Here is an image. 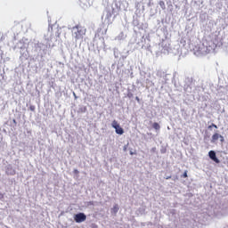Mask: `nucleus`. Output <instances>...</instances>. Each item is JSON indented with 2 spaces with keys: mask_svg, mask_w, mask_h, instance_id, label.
<instances>
[{
  "mask_svg": "<svg viewBox=\"0 0 228 228\" xmlns=\"http://www.w3.org/2000/svg\"><path fill=\"white\" fill-rule=\"evenodd\" d=\"M211 127H214L215 129H218V126H216L215 123H212L210 126H208V129H211Z\"/></svg>",
  "mask_w": 228,
  "mask_h": 228,
  "instance_id": "obj_9",
  "label": "nucleus"
},
{
  "mask_svg": "<svg viewBox=\"0 0 228 228\" xmlns=\"http://www.w3.org/2000/svg\"><path fill=\"white\" fill-rule=\"evenodd\" d=\"M219 140H220L221 143H224L225 142V139L224 138V136L222 134L219 135Z\"/></svg>",
  "mask_w": 228,
  "mask_h": 228,
  "instance_id": "obj_10",
  "label": "nucleus"
},
{
  "mask_svg": "<svg viewBox=\"0 0 228 228\" xmlns=\"http://www.w3.org/2000/svg\"><path fill=\"white\" fill-rule=\"evenodd\" d=\"M127 96L131 99V97H133V94H128Z\"/></svg>",
  "mask_w": 228,
  "mask_h": 228,
  "instance_id": "obj_16",
  "label": "nucleus"
},
{
  "mask_svg": "<svg viewBox=\"0 0 228 228\" xmlns=\"http://www.w3.org/2000/svg\"><path fill=\"white\" fill-rule=\"evenodd\" d=\"M208 156H209L210 159H212V161H215V163H220V159H218V158H216V152H215L214 151H210L208 152Z\"/></svg>",
  "mask_w": 228,
  "mask_h": 228,
  "instance_id": "obj_5",
  "label": "nucleus"
},
{
  "mask_svg": "<svg viewBox=\"0 0 228 228\" xmlns=\"http://www.w3.org/2000/svg\"><path fill=\"white\" fill-rule=\"evenodd\" d=\"M126 149H127V148L125 147V148H124V151H126Z\"/></svg>",
  "mask_w": 228,
  "mask_h": 228,
  "instance_id": "obj_19",
  "label": "nucleus"
},
{
  "mask_svg": "<svg viewBox=\"0 0 228 228\" xmlns=\"http://www.w3.org/2000/svg\"><path fill=\"white\" fill-rule=\"evenodd\" d=\"M130 154H131V156H133V154H134L133 151H130Z\"/></svg>",
  "mask_w": 228,
  "mask_h": 228,
  "instance_id": "obj_17",
  "label": "nucleus"
},
{
  "mask_svg": "<svg viewBox=\"0 0 228 228\" xmlns=\"http://www.w3.org/2000/svg\"><path fill=\"white\" fill-rule=\"evenodd\" d=\"M218 45H220V37L214 35L203 41L202 45H200L198 48V53L202 55L209 54V53L215 51Z\"/></svg>",
  "mask_w": 228,
  "mask_h": 228,
  "instance_id": "obj_1",
  "label": "nucleus"
},
{
  "mask_svg": "<svg viewBox=\"0 0 228 228\" xmlns=\"http://www.w3.org/2000/svg\"><path fill=\"white\" fill-rule=\"evenodd\" d=\"M73 95L76 97V93H73Z\"/></svg>",
  "mask_w": 228,
  "mask_h": 228,
  "instance_id": "obj_18",
  "label": "nucleus"
},
{
  "mask_svg": "<svg viewBox=\"0 0 228 228\" xmlns=\"http://www.w3.org/2000/svg\"><path fill=\"white\" fill-rule=\"evenodd\" d=\"M13 122H14V123L16 122L15 119H13Z\"/></svg>",
  "mask_w": 228,
  "mask_h": 228,
  "instance_id": "obj_22",
  "label": "nucleus"
},
{
  "mask_svg": "<svg viewBox=\"0 0 228 228\" xmlns=\"http://www.w3.org/2000/svg\"><path fill=\"white\" fill-rule=\"evenodd\" d=\"M152 127H153V129H155L156 131H159V129H161V126H159V123H153L152 124Z\"/></svg>",
  "mask_w": 228,
  "mask_h": 228,
  "instance_id": "obj_8",
  "label": "nucleus"
},
{
  "mask_svg": "<svg viewBox=\"0 0 228 228\" xmlns=\"http://www.w3.org/2000/svg\"><path fill=\"white\" fill-rule=\"evenodd\" d=\"M29 110L30 111H35L37 110V107H35V105H30Z\"/></svg>",
  "mask_w": 228,
  "mask_h": 228,
  "instance_id": "obj_11",
  "label": "nucleus"
},
{
  "mask_svg": "<svg viewBox=\"0 0 228 228\" xmlns=\"http://www.w3.org/2000/svg\"><path fill=\"white\" fill-rule=\"evenodd\" d=\"M74 220L77 224H82V222L86 221V215L85 213H78L74 216Z\"/></svg>",
  "mask_w": 228,
  "mask_h": 228,
  "instance_id": "obj_4",
  "label": "nucleus"
},
{
  "mask_svg": "<svg viewBox=\"0 0 228 228\" xmlns=\"http://www.w3.org/2000/svg\"><path fill=\"white\" fill-rule=\"evenodd\" d=\"M183 177L184 179H186V177H188V171H184L183 175Z\"/></svg>",
  "mask_w": 228,
  "mask_h": 228,
  "instance_id": "obj_12",
  "label": "nucleus"
},
{
  "mask_svg": "<svg viewBox=\"0 0 228 228\" xmlns=\"http://www.w3.org/2000/svg\"><path fill=\"white\" fill-rule=\"evenodd\" d=\"M111 213L114 215H117L118 213V205H114V207L111 208Z\"/></svg>",
  "mask_w": 228,
  "mask_h": 228,
  "instance_id": "obj_7",
  "label": "nucleus"
},
{
  "mask_svg": "<svg viewBox=\"0 0 228 228\" xmlns=\"http://www.w3.org/2000/svg\"><path fill=\"white\" fill-rule=\"evenodd\" d=\"M73 173L77 175V174H79V171L77 169H74Z\"/></svg>",
  "mask_w": 228,
  "mask_h": 228,
  "instance_id": "obj_14",
  "label": "nucleus"
},
{
  "mask_svg": "<svg viewBox=\"0 0 228 228\" xmlns=\"http://www.w3.org/2000/svg\"><path fill=\"white\" fill-rule=\"evenodd\" d=\"M218 140H220V134L215 133V134L212 135L211 143H216V142H218Z\"/></svg>",
  "mask_w": 228,
  "mask_h": 228,
  "instance_id": "obj_6",
  "label": "nucleus"
},
{
  "mask_svg": "<svg viewBox=\"0 0 228 228\" xmlns=\"http://www.w3.org/2000/svg\"><path fill=\"white\" fill-rule=\"evenodd\" d=\"M135 101H137V102H140V98L138 96H136Z\"/></svg>",
  "mask_w": 228,
  "mask_h": 228,
  "instance_id": "obj_15",
  "label": "nucleus"
},
{
  "mask_svg": "<svg viewBox=\"0 0 228 228\" xmlns=\"http://www.w3.org/2000/svg\"><path fill=\"white\" fill-rule=\"evenodd\" d=\"M162 5H165V3L162 2Z\"/></svg>",
  "mask_w": 228,
  "mask_h": 228,
  "instance_id": "obj_20",
  "label": "nucleus"
},
{
  "mask_svg": "<svg viewBox=\"0 0 228 228\" xmlns=\"http://www.w3.org/2000/svg\"><path fill=\"white\" fill-rule=\"evenodd\" d=\"M111 126L115 129L117 134H124V128L121 127L117 120H113Z\"/></svg>",
  "mask_w": 228,
  "mask_h": 228,
  "instance_id": "obj_3",
  "label": "nucleus"
},
{
  "mask_svg": "<svg viewBox=\"0 0 228 228\" xmlns=\"http://www.w3.org/2000/svg\"><path fill=\"white\" fill-rule=\"evenodd\" d=\"M162 5H165V3L162 2Z\"/></svg>",
  "mask_w": 228,
  "mask_h": 228,
  "instance_id": "obj_21",
  "label": "nucleus"
},
{
  "mask_svg": "<svg viewBox=\"0 0 228 228\" xmlns=\"http://www.w3.org/2000/svg\"><path fill=\"white\" fill-rule=\"evenodd\" d=\"M73 37L76 40H83L85 35H86V28L81 25H77L72 28Z\"/></svg>",
  "mask_w": 228,
  "mask_h": 228,
  "instance_id": "obj_2",
  "label": "nucleus"
},
{
  "mask_svg": "<svg viewBox=\"0 0 228 228\" xmlns=\"http://www.w3.org/2000/svg\"><path fill=\"white\" fill-rule=\"evenodd\" d=\"M107 19H111V12H108V14H107Z\"/></svg>",
  "mask_w": 228,
  "mask_h": 228,
  "instance_id": "obj_13",
  "label": "nucleus"
}]
</instances>
